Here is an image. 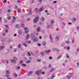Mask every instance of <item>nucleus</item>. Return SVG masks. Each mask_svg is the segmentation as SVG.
Segmentation results:
<instances>
[{
    "label": "nucleus",
    "instance_id": "f257e3e1",
    "mask_svg": "<svg viewBox=\"0 0 79 79\" xmlns=\"http://www.w3.org/2000/svg\"><path fill=\"white\" fill-rule=\"evenodd\" d=\"M31 37L32 40L34 42H37L38 41V38H36L35 39V35H34L33 34H31Z\"/></svg>",
    "mask_w": 79,
    "mask_h": 79
},
{
    "label": "nucleus",
    "instance_id": "f03ea898",
    "mask_svg": "<svg viewBox=\"0 0 79 79\" xmlns=\"http://www.w3.org/2000/svg\"><path fill=\"white\" fill-rule=\"evenodd\" d=\"M39 17H36L34 19V23H37V22L38 21V20H39Z\"/></svg>",
    "mask_w": 79,
    "mask_h": 79
},
{
    "label": "nucleus",
    "instance_id": "7ed1b4c3",
    "mask_svg": "<svg viewBox=\"0 0 79 79\" xmlns=\"http://www.w3.org/2000/svg\"><path fill=\"white\" fill-rule=\"evenodd\" d=\"M41 71V70H40L38 71H36V72H35V74H37V75H40V73Z\"/></svg>",
    "mask_w": 79,
    "mask_h": 79
},
{
    "label": "nucleus",
    "instance_id": "20e7f679",
    "mask_svg": "<svg viewBox=\"0 0 79 79\" xmlns=\"http://www.w3.org/2000/svg\"><path fill=\"white\" fill-rule=\"evenodd\" d=\"M44 10V6H41L40 9L39 11L40 12H42V11Z\"/></svg>",
    "mask_w": 79,
    "mask_h": 79
},
{
    "label": "nucleus",
    "instance_id": "39448f33",
    "mask_svg": "<svg viewBox=\"0 0 79 79\" xmlns=\"http://www.w3.org/2000/svg\"><path fill=\"white\" fill-rule=\"evenodd\" d=\"M49 36H50V39L51 40V42H52V43H53V39L52 38V36L51 35H50Z\"/></svg>",
    "mask_w": 79,
    "mask_h": 79
},
{
    "label": "nucleus",
    "instance_id": "423d86ee",
    "mask_svg": "<svg viewBox=\"0 0 79 79\" xmlns=\"http://www.w3.org/2000/svg\"><path fill=\"white\" fill-rule=\"evenodd\" d=\"M52 51L53 52H55V51H58V49L57 48H53L52 49Z\"/></svg>",
    "mask_w": 79,
    "mask_h": 79
},
{
    "label": "nucleus",
    "instance_id": "0eeeda50",
    "mask_svg": "<svg viewBox=\"0 0 79 79\" xmlns=\"http://www.w3.org/2000/svg\"><path fill=\"white\" fill-rule=\"evenodd\" d=\"M51 52V50H46L45 51V53H50V52Z\"/></svg>",
    "mask_w": 79,
    "mask_h": 79
},
{
    "label": "nucleus",
    "instance_id": "6e6552de",
    "mask_svg": "<svg viewBox=\"0 0 79 79\" xmlns=\"http://www.w3.org/2000/svg\"><path fill=\"white\" fill-rule=\"evenodd\" d=\"M11 61L13 63H16V60H15L11 59Z\"/></svg>",
    "mask_w": 79,
    "mask_h": 79
},
{
    "label": "nucleus",
    "instance_id": "1a4fd4ad",
    "mask_svg": "<svg viewBox=\"0 0 79 79\" xmlns=\"http://www.w3.org/2000/svg\"><path fill=\"white\" fill-rule=\"evenodd\" d=\"M41 55L43 56H45V53H44V52H41Z\"/></svg>",
    "mask_w": 79,
    "mask_h": 79
},
{
    "label": "nucleus",
    "instance_id": "9d476101",
    "mask_svg": "<svg viewBox=\"0 0 79 79\" xmlns=\"http://www.w3.org/2000/svg\"><path fill=\"white\" fill-rule=\"evenodd\" d=\"M54 23H55V21L53 20H52L51 22V24L52 25V24H54Z\"/></svg>",
    "mask_w": 79,
    "mask_h": 79
},
{
    "label": "nucleus",
    "instance_id": "9b49d317",
    "mask_svg": "<svg viewBox=\"0 0 79 79\" xmlns=\"http://www.w3.org/2000/svg\"><path fill=\"white\" fill-rule=\"evenodd\" d=\"M29 38V34H27L25 39L26 40H28Z\"/></svg>",
    "mask_w": 79,
    "mask_h": 79
},
{
    "label": "nucleus",
    "instance_id": "f8f14e48",
    "mask_svg": "<svg viewBox=\"0 0 79 79\" xmlns=\"http://www.w3.org/2000/svg\"><path fill=\"white\" fill-rule=\"evenodd\" d=\"M13 76L15 77H18V75H17L16 73H15L13 74Z\"/></svg>",
    "mask_w": 79,
    "mask_h": 79
},
{
    "label": "nucleus",
    "instance_id": "ddd939ff",
    "mask_svg": "<svg viewBox=\"0 0 79 79\" xmlns=\"http://www.w3.org/2000/svg\"><path fill=\"white\" fill-rule=\"evenodd\" d=\"M5 48V46H1L0 47V50H2V49H3V48Z\"/></svg>",
    "mask_w": 79,
    "mask_h": 79
},
{
    "label": "nucleus",
    "instance_id": "4468645a",
    "mask_svg": "<svg viewBox=\"0 0 79 79\" xmlns=\"http://www.w3.org/2000/svg\"><path fill=\"white\" fill-rule=\"evenodd\" d=\"M42 21H45V18L44 17H42L41 19Z\"/></svg>",
    "mask_w": 79,
    "mask_h": 79
},
{
    "label": "nucleus",
    "instance_id": "2eb2a0df",
    "mask_svg": "<svg viewBox=\"0 0 79 79\" xmlns=\"http://www.w3.org/2000/svg\"><path fill=\"white\" fill-rule=\"evenodd\" d=\"M56 41H58V40H59V37L56 36Z\"/></svg>",
    "mask_w": 79,
    "mask_h": 79
},
{
    "label": "nucleus",
    "instance_id": "dca6fc26",
    "mask_svg": "<svg viewBox=\"0 0 79 79\" xmlns=\"http://www.w3.org/2000/svg\"><path fill=\"white\" fill-rule=\"evenodd\" d=\"M32 74V71H31L28 74V76H30V75H31Z\"/></svg>",
    "mask_w": 79,
    "mask_h": 79
},
{
    "label": "nucleus",
    "instance_id": "f3484780",
    "mask_svg": "<svg viewBox=\"0 0 79 79\" xmlns=\"http://www.w3.org/2000/svg\"><path fill=\"white\" fill-rule=\"evenodd\" d=\"M31 60H27L26 61V63L28 64V63H31Z\"/></svg>",
    "mask_w": 79,
    "mask_h": 79
},
{
    "label": "nucleus",
    "instance_id": "a211bd4d",
    "mask_svg": "<svg viewBox=\"0 0 79 79\" xmlns=\"http://www.w3.org/2000/svg\"><path fill=\"white\" fill-rule=\"evenodd\" d=\"M65 43L67 44H70L71 42L69 41H66Z\"/></svg>",
    "mask_w": 79,
    "mask_h": 79
},
{
    "label": "nucleus",
    "instance_id": "6ab92c4d",
    "mask_svg": "<svg viewBox=\"0 0 79 79\" xmlns=\"http://www.w3.org/2000/svg\"><path fill=\"white\" fill-rule=\"evenodd\" d=\"M54 69V68H52L50 71V73H52V72L53 71Z\"/></svg>",
    "mask_w": 79,
    "mask_h": 79
},
{
    "label": "nucleus",
    "instance_id": "aec40b11",
    "mask_svg": "<svg viewBox=\"0 0 79 79\" xmlns=\"http://www.w3.org/2000/svg\"><path fill=\"white\" fill-rule=\"evenodd\" d=\"M62 57V56L61 55H60L59 56H58V57L57 58V60H59L60 58H61Z\"/></svg>",
    "mask_w": 79,
    "mask_h": 79
},
{
    "label": "nucleus",
    "instance_id": "412c9836",
    "mask_svg": "<svg viewBox=\"0 0 79 79\" xmlns=\"http://www.w3.org/2000/svg\"><path fill=\"white\" fill-rule=\"evenodd\" d=\"M75 40V39H74V38H73L72 40V44H74Z\"/></svg>",
    "mask_w": 79,
    "mask_h": 79
},
{
    "label": "nucleus",
    "instance_id": "4be33fe9",
    "mask_svg": "<svg viewBox=\"0 0 79 79\" xmlns=\"http://www.w3.org/2000/svg\"><path fill=\"white\" fill-rule=\"evenodd\" d=\"M24 46L25 47H27V44L26 43H24L23 44Z\"/></svg>",
    "mask_w": 79,
    "mask_h": 79
},
{
    "label": "nucleus",
    "instance_id": "5701e85b",
    "mask_svg": "<svg viewBox=\"0 0 79 79\" xmlns=\"http://www.w3.org/2000/svg\"><path fill=\"white\" fill-rule=\"evenodd\" d=\"M6 74H10V72L9 70H7L6 71Z\"/></svg>",
    "mask_w": 79,
    "mask_h": 79
},
{
    "label": "nucleus",
    "instance_id": "b1692460",
    "mask_svg": "<svg viewBox=\"0 0 79 79\" xmlns=\"http://www.w3.org/2000/svg\"><path fill=\"white\" fill-rule=\"evenodd\" d=\"M40 31V27H38L37 28V32H39Z\"/></svg>",
    "mask_w": 79,
    "mask_h": 79
},
{
    "label": "nucleus",
    "instance_id": "393cba45",
    "mask_svg": "<svg viewBox=\"0 0 79 79\" xmlns=\"http://www.w3.org/2000/svg\"><path fill=\"white\" fill-rule=\"evenodd\" d=\"M22 34V31H21V30H20L19 31V35H21Z\"/></svg>",
    "mask_w": 79,
    "mask_h": 79
},
{
    "label": "nucleus",
    "instance_id": "a878e982",
    "mask_svg": "<svg viewBox=\"0 0 79 79\" xmlns=\"http://www.w3.org/2000/svg\"><path fill=\"white\" fill-rule=\"evenodd\" d=\"M35 11L36 12V13H37L38 12V10H39V9L35 8Z\"/></svg>",
    "mask_w": 79,
    "mask_h": 79
},
{
    "label": "nucleus",
    "instance_id": "bb28decb",
    "mask_svg": "<svg viewBox=\"0 0 79 79\" xmlns=\"http://www.w3.org/2000/svg\"><path fill=\"white\" fill-rule=\"evenodd\" d=\"M43 45L44 46H45V45H46V42H44L43 43Z\"/></svg>",
    "mask_w": 79,
    "mask_h": 79
},
{
    "label": "nucleus",
    "instance_id": "cd10ccee",
    "mask_svg": "<svg viewBox=\"0 0 79 79\" xmlns=\"http://www.w3.org/2000/svg\"><path fill=\"white\" fill-rule=\"evenodd\" d=\"M55 75H54V74H53L52 75L51 78L52 79H53V78H54L55 77Z\"/></svg>",
    "mask_w": 79,
    "mask_h": 79
},
{
    "label": "nucleus",
    "instance_id": "c85d7f7f",
    "mask_svg": "<svg viewBox=\"0 0 79 79\" xmlns=\"http://www.w3.org/2000/svg\"><path fill=\"white\" fill-rule=\"evenodd\" d=\"M22 66H24V67H26V65L24 64H22Z\"/></svg>",
    "mask_w": 79,
    "mask_h": 79
},
{
    "label": "nucleus",
    "instance_id": "c756f323",
    "mask_svg": "<svg viewBox=\"0 0 79 79\" xmlns=\"http://www.w3.org/2000/svg\"><path fill=\"white\" fill-rule=\"evenodd\" d=\"M13 59L14 60H15L16 61H17V58L15 57H14Z\"/></svg>",
    "mask_w": 79,
    "mask_h": 79
},
{
    "label": "nucleus",
    "instance_id": "7c9ffc66",
    "mask_svg": "<svg viewBox=\"0 0 79 79\" xmlns=\"http://www.w3.org/2000/svg\"><path fill=\"white\" fill-rule=\"evenodd\" d=\"M28 32H29V30H27L25 31V32L26 34H27V33Z\"/></svg>",
    "mask_w": 79,
    "mask_h": 79
},
{
    "label": "nucleus",
    "instance_id": "2f4dec72",
    "mask_svg": "<svg viewBox=\"0 0 79 79\" xmlns=\"http://www.w3.org/2000/svg\"><path fill=\"white\" fill-rule=\"evenodd\" d=\"M8 13H11V9H8Z\"/></svg>",
    "mask_w": 79,
    "mask_h": 79
},
{
    "label": "nucleus",
    "instance_id": "473e14b6",
    "mask_svg": "<svg viewBox=\"0 0 79 79\" xmlns=\"http://www.w3.org/2000/svg\"><path fill=\"white\" fill-rule=\"evenodd\" d=\"M28 44H31V41H27Z\"/></svg>",
    "mask_w": 79,
    "mask_h": 79
},
{
    "label": "nucleus",
    "instance_id": "72a5a7b5",
    "mask_svg": "<svg viewBox=\"0 0 79 79\" xmlns=\"http://www.w3.org/2000/svg\"><path fill=\"white\" fill-rule=\"evenodd\" d=\"M28 15H32V11H29V13H28Z\"/></svg>",
    "mask_w": 79,
    "mask_h": 79
},
{
    "label": "nucleus",
    "instance_id": "f704fd0d",
    "mask_svg": "<svg viewBox=\"0 0 79 79\" xmlns=\"http://www.w3.org/2000/svg\"><path fill=\"white\" fill-rule=\"evenodd\" d=\"M37 61L38 62H40V61H41V59H37Z\"/></svg>",
    "mask_w": 79,
    "mask_h": 79
},
{
    "label": "nucleus",
    "instance_id": "c9c22d12",
    "mask_svg": "<svg viewBox=\"0 0 79 79\" xmlns=\"http://www.w3.org/2000/svg\"><path fill=\"white\" fill-rule=\"evenodd\" d=\"M21 45L20 44H19L18 45V48H21Z\"/></svg>",
    "mask_w": 79,
    "mask_h": 79
},
{
    "label": "nucleus",
    "instance_id": "e433bc0d",
    "mask_svg": "<svg viewBox=\"0 0 79 79\" xmlns=\"http://www.w3.org/2000/svg\"><path fill=\"white\" fill-rule=\"evenodd\" d=\"M18 11L19 13H20V12H21V9H18Z\"/></svg>",
    "mask_w": 79,
    "mask_h": 79
},
{
    "label": "nucleus",
    "instance_id": "4c0bfd02",
    "mask_svg": "<svg viewBox=\"0 0 79 79\" xmlns=\"http://www.w3.org/2000/svg\"><path fill=\"white\" fill-rule=\"evenodd\" d=\"M13 19L14 20H15V19H16V17H15V16H13Z\"/></svg>",
    "mask_w": 79,
    "mask_h": 79
},
{
    "label": "nucleus",
    "instance_id": "58836bf2",
    "mask_svg": "<svg viewBox=\"0 0 79 79\" xmlns=\"http://www.w3.org/2000/svg\"><path fill=\"white\" fill-rule=\"evenodd\" d=\"M68 79H70L71 78V76H67V77Z\"/></svg>",
    "mask_w": 79,
    "mask_h": 79
},
{
    "label": "nucleus",
    "instance_id": "ea45409f",
    "mask_svg": "<svg viewBox=\"0 0 79 79\" xmlns=\"http://www.w3.org/2000/svg\"><path fill=\"white\" fill-rule=\"evenodd\" d=\"M66 56L67 58H69V55H68V54H66Z\"/></svg>",
    "mask_w": 79,
    "mask_h": 79
},
{
    "label": "nucleus",
    "instance_id": "a19ab883",
    "mask_svg": "<svg viewBox=\"0 0 79 79\" xmlns=\"http://www.w3.org/2000/svg\"><path fill=\"white\" fill-rule=\"evenodd\" d=\"M76 50L77 52H79V48H77Z\"/></svg>",
    "mask_w": 79,
    "mask_h": 79
},
{
    "label": "nucleus",
    "instance_id": "79ce46f5",
    "mask_svg": "<svg viewBox=\"0 0 79 79\" xmlns=\"http://www.w3.org/2000/svg\"><path fill=\"white\" fill-rule=\"evenodd\" d=\"M23 63V61L22 60H21L20 61V64H22Z\"/></svg>",
    "mask_w": 79,
    "mask_h": 79
},
{
    "label": "nucleus",
    "instance_id": "37998d69",
    "mask_svg": "<svg viewBox=\"0 0 79 79\" xmlns=\"http://www.w3.org/2000/svg\"><path fill=\"white\" fill-rule=\"evenodd\" d=\"M24 30H28V28H27V27H25V28H24Z\"/></svg>",
    "mask_w": 79,
    "mask_h": 79
},
{
    "label": "nucleus",
    "instance_id": "c03bdc74",
    "mask_svg": "<svg viewBox=\"0 0 79 79\" xmlns=\"http://www.w3.org/2000/svg\"><path fill=\"white\" fill-rule=\"evenodd\" d=\"M68 50H69V49H70V47L69 46H68L67 48Z\"/></svg>",
    "mask_w": 79,
    "mask_h": 79
},
{
    "label": "nucleus",
    "instance_id": "a18cd8bd",
    "mask_svg": "<svg viewBox=\"0 0 79 79\" xmlns=\"http://www.w3.org/2000/svg\"><path fill=\"white\" fill-rule=\"evenodd\" d=\"M7 19H11V17H8Z\"/></svg>",
    "mask_w": 79,
    "mask_h": 79
},
{
    "label": "nucleus",
    "instance_id": "49530a36",
    "mask_svg": "<svg viewBox=\"0 0 79 79\" xmlns=\"http://www.w3.org/2000/svg\"><path fill=\"white\" fill-rule=\"evenodd\" d=\"M76 18H73V21H76Z\"/></svg>",
    "mask_w": 79,
    "mask_h": 79
},
{
    "label": "nucleus",
    "instance_id": "de8ad7c7",
    "mask_svg": "<svg viewBox=\"0 0 79 79\" xmlns=\"http://www.w3.org/2000/svg\"><path fill=\"white\" fill-rule=\"evenodd\" d=\"M29 11H32V9L31 8H30Z\"/></svg>",
    "mask_w": 79,
    "mask_h": 79
},
{
    "label": "nucleus",
    "instance_id": "09e8293b",
    "mask_svg": "<svg viewBox=\"0 0 79 79\" xmlns=\"http://www.w3.org/2000/svg\"><path fill=\"white\" fill-rule=\"evenodd\" d=\"M6 63H7V64H8V63L9 62H8V60H6L5 61Z\"/></svg>",
    "mask_w": 79,
    "mask_h": 79
},
{
    "label": "nucleus",
    "instance_id": "8fccbe9b",
    "mask_svg": "<svg viewBox=\"0 0 79 79\" xmlns=\"http://www.w3.org/2000/svg\"><path fill=\"white\" fill-rule=\"evenodd\" d=\"M27 54L28 55H29V56H31V54H30V53H29V52H27Z\"/></svg>",
    "mask_w": 79,
    "mask_h": 79
},
{
    "label": "nucleus",
    "instance_id": "3c124183",
    "mask_svg": "<svg viewBox=\"0 0 79 79\" xmlns=\"http://www.w3.org/2000/svg\"><path fill=\"white\" fill-rule=\"evenodd\" d=\"M5 32L6 33H8V30H6Z\"/></svg>",
    "mask_w": 79,
    "mask_h": 79
},
{
    "label": "nucleus",
    "instance_id": "603ef678",
    "mask_svg": "<svg viewBox=\"0 0 79 79\" xmlns=\"http://www.w3.org/2000/svg\"><path fill=\"white\" fill-rule=\"evenodd\" d=\"M47 28L48 29L50 28V25H48L47 26Z\"/></svg>",
    "mask_w": 79,
    "mask_h": 79
},
{
    "label": "nucleus",
    "instance_id": "864d4df0",
    "mask_svg": "<svg viewBox=\"0 0 79 79\" xmlns=\"http://www.w3.org/2000/svg\"><path fill=\"white\" fill-rule=\"evenodd\" d=\"M16 27L17 28H18V27H19V25H16Z\"/></svg>",
    "mask_w": 79,
    "mask_h": 79
},
{
    "label": "nucleus",
    "instance_id": "5fc2aeb1",
    "mask_svg": "<svg viewBox=\"0 0 79 79\" xmlns=\"http://www.w3.org/2000/svg\"><path fill=\"white\" fill-rule=\"evenodd\" d=\"M17 3H21V1L20 0H19L17 1Z\"/></svg>",
    "mask_w": 79,
    "mask_h": 79
},
{
    "label": "nucleus",
    "instance_id": "6e6d98bb",
    "mask_svg": "<svg viewBox=\"0 0 79 79\" xmlns=\"http://www.w3.org/2000/svg\"><path fill=\"white\" fill-rule=\"evenodd\" d=\"M52 56H50L49 57V59H50V60H52Z\"/></svg>",
    "mask_w": 79,
    "mask_h": 79
},
{
    "label": "nucleus",
    "instance_id": "4d7b16f0",
    "mask_svg": "<svg viewBox=\"0 0 79 79\" xmlns=\"http://www.w3.org/2000/svg\"><path fill=\"white\" fill-rule=\"evenodd\" d=\"M30 18H28L27 19V21H30Z\"/></svg>",
    "mask_w": 79,
    "mask_h": 79
},
{
    "label": "nucleus",
    "instance_id": "13d9d810",
    "mask_svg": "<svg viewBox=\"0 0 79 79\" xmlns=\"http://www.w3.org/2000/svg\"><path fill=\"white\" fill-rule=\"evenodd\" d=\"M68 24H69V25H71V24H72V23H71V22H69V23H68Z\"/></svg>",
    "mask_w": 79,
    "mask_h": 79
},
{
    "label": "nucleus",
    "instance_id": "bf43d9fd",
    "mask_svg": "<svg viewBox=\"0 0 79 79\" xmlns=\"http://www.w3.org/2000/svg\"><path fill=\"white\" fill-rule=\"evenodd\" d=\"M77 66H79V62H78L77 63Z\"/></svg>",
    "mask_w": 79,
    "mask_h": 79
},
{
    "label": "nucleus",
    "instance_id": "052dcab7",
    "mask_svg": "<svg viewBox=\"0 0 79 79\" xmlns=\"http://www.w3.org/2000/svg\"><path fill=\"white\" fill-rule=\"evenodd\" d=\"M21 26H22V27H24V24H22L21 25Z\"/></svg>",
    "mask_w": 79,
    "mask_h": 79
},
{
    "label": "nucleus",
    "instance_id": "680f3d73",
    "mask_svg": "<svg viewBox=\"0 0 79 79\" xmlns=\"http://www.w3.org/2000/svg\"><path fill=\"white\" fill-rule=\"evenodd\" d=\"M20 69V67L19 66H18L17 69Z\"/></svg>",
    "mask_w": 79,
    "mask_h": 79
},
{
    "label": "nucleus",
    "instance_id": "e2e57ef3",
    "mask_svg": "<svg viewBox=\"0 0 79 79\" xmlns=\"http://www.w3.org/2000/svg\"><path fill=\"white\" fill-rule=\"evenodd\" d=\"M3 3H6V0H5L3 2Z\"/></svg>",
    "mask_w": 79,
    "mask_h": 79
},
{
    "label": "nucleus",
    "instance_id": "0e129e2a",
    "mask_svg": "<svg viewBox=\"0 0 79 79\" xmlns=\"http://www.w3.org/2000/svg\"><path fill=\"white\" fill-rule=\"evenodd\" d=\"M29 60H32V57H29Z\"/></svg>",
    "mask_w": 79,
    "mask_h": 79
},
{
    "label": "nucleus",
    "instance_id": "69168bd1",
    "mask_svg": "<svg viewBox=\"0 0 79 79\" xmlns=\"http://www.w3.org/2000/svg\"><path fill=\"white\" fill-rule=\"evenodd\" d=\"M77 29L78 30H79V27H77Z\"/></svg>",
    "mask_w": 79,
    "mask_h": 79
},
{
    "label": "nucleus",
    "instance_id": "338daca9",
    "mask_svg": "<svg viewBox=\"0 0 79 79\" xmlns=\"http://www.w3.org/2000/svg\"><path fill=\"white\" fill-rule=\"evenodd\" d=\"M14 52H16V48H15L14 49Z\"/></svg>",
    "mask_w": 79,
    "mask_h": 79
},
{
    "label": "nucleus",
    "instance_id": "774afa93",
    "mask_svg": "<svg viewBox=\"0 0 79 79\" xmlns=\"http://www.w3.org/2000/svg\"><path fill=\"white\" fill-rule=\"evenodd\" d=\"M6 77H9V75H6Z\"/></svg>",
    "mask_w": 79,
    "mask_h": 79
}]
</instances>
